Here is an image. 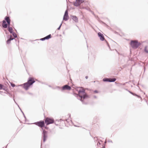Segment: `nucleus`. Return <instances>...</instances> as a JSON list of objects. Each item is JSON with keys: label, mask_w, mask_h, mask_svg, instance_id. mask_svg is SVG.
I'll list each match as a JSON object with an SVG mask.
<instances>
[{"label": "nucleus", "mask_w": 148, "mask_h": 148, "mask_svg": "<svg viewBox=\"0 0 148 148\" xmlns=\"http://www.w3.org/2000/svg\"><path fill=\"white\" fill-rule=\"evenodd\" d=\"M43 139L44 142H45L47 138V132L45 130H43Z\"/></svg>", "instance_id": "nucleus-5"}, {"label": "nucleus", "mask_w": 148, "mask_h": 148, "mask_svg": "<svg viewBox=\"0 0 148 148\" xmlns=\"http://www.w3.org/2000/svg\"><path fill=\"white\" fill-rule=\"evenodd\" d=\"M35 81L34 78L32 77H29L28 80L27 82L29 84L30 86L32 85L34 82H35Z\"/></svg>", "instance_id": "nucleus-6"}, {"label": "nucleus", "mask_w": 148, "mask_h": 148, "mask_svg": "<svg viewBox=\"0 0 148 148\" xmlns=\"http://www.w3.org/2000/svg\"><path fill=\"white\" fill-rule=\"evenodd\" d=\"M109 79V82H114L116 80L115 78H110Z\"/></svg>", "instance_id": "nucleus-20"}, {"label": "nucleus", "mask_w": 148, "mask_h": 148, "mask_svg": "<svg viewBox=\"0 0 148 148\" xmlns=\"http://www.w3.org/2000/svg\"><path fill=\"white\" fill-rule=\"evenodd\" d=\"M78 92V94L81 98L80 100L82 101H83V99L87 98L88 97V96L87 95L85 92L84 90L82 88H78L75 89Z\"/></svg>", "instance_id": "nucleus-1"}, {"label": "nucleus", "mask_w": 148, "mask_h": 148, "mask_svg": "<svg viewBox=\"0 0 148 148\" xmlns=\"http://www.w3.org/2000/svg\"><path fill=\"white\" fill-rule=\"evenodd\" d=\"M102 148H105V147H103Z\"/></svg>", "instance_id": "nucleus-26"}, {"label": "nucleus", "mask_w": 148, "mask_h": 148, "mask_svg": "<svg viewBox=\"0 0 148 148\" xmlns=\"http://www.w3.org/2000/svg\"><path fill=\"white\" fill-rule=\"evenodd\" d=\"M12 35H13V36L14 37L16 38L17 37V35L14 32H12Z\"/></svg>", "instance_id": "nucleus-21"}, {"label": "nucleus", "mask_w": 148, "mask_h": 148, "mask_svg": "<svg viewBox=\"0 0 148 148\" xmlns=\"http://www.w3.org/2000/svg\"><path fill=\"white\" fill-rule=\"evenodd\" d=\"M51 35L50 34L43 38H41L40 40H43L45 39H48L51 38Z\"/></svg>", "instance_id": "nucleus-12"}, {"label": "nucleus", "mask_w": 148, "mask_h": 148, "mask_svg": "<svg viewBox=\"0 0 148 148\" xmlns=\"http://www.w3.org/2000/svg\"><path fill=\"white\" fill-rule=\"evenodd\" d=\"M13 39V38H12L11 37V36L10 38L7 40V44H9L10 43V41L12 40Z\"/></svg>", "instance_id": "nucleus-18"}, {"label": "nucleus", "mask_w": 148, "mask_h": 148, "mask_svg": "<svg viewBox=\"0 0 148 148\" xmlns=\"http://www.w3.org/2000/svg\"><path fill=\"white\" fill-rule=\"evenodd\" d=\"M5 20L6 21L8 25L10 24V19L8 17H6L5 18Z\"/></svg>", "instance_id": "nucleus-15"}, {"label": "nucleus", "mask_w": 148, "mask_h": 148, "mask_svg": "<svg viewBox=\"0 0 148 148\" xmlns=\"http://www.w3.org/2000/svg\"><path fill=\"white\" fill-rule=\"evenodd\" d=\"M3 26L4 28H6L7 27V25L6 23V22L5 21H3Z\"/></svg>", "instance_id": "nucleus-16"}, {"label": "nucleus", "mask_w": 148, "mask_h": 148, "mask_svg": "<svg viewBox=\"0 0 148 148\" xmlns=\"http://www.w3.org/2000/svg\"><path fill=\"white\" fill-rule=\"evenodd\" d=\"M98 35L101 40L103 41L105 40V38L103 35L100 32H99L98 33Z\"/></svg>", "instance_id": "nucleus-11"}, {"label": "nucleus", "mask_w": 148, "mask_h": 148, "mask_svg": "<svg viewBox=\"0 0 148 148\" xmlns=\"http://www.w3.org/2000/svg\"><path fill=\"white\" fill-rule=\"evenodd\" d=\"M103 81H104V82H106V81L109 82V79H108V78L103 79Z\"/></svg>", "instance_id": "nucleus-22"}, {"label": "nucleus", "mask_w": 148, "mask_h": 148, "mask_svg": "<svg viewBox=\"0 0 148 148\" xmlns=\"http://www.w3.org/2000/svg\"><path fill=\"white\" fill-rule=\"evenodd\" d=\"M35 124L36 125L42 128H42L44 127L45 125V123L43 121H39L35 123Z\"/></svg>", "instance_id": "nucleus-4"}, {"label": "nucleus", "mask_w": 148, "mask_h": 148, "mask_svg": "<svg viewBox=\"0 0 148 148\" xmlns=\"http://www.w3.org/2000/svg\"><path fill=\"white\" fill-rule=\"evenodd\" d=\"M85 78H86V79H87L88 78V76H86L85 77Z\"/></svg>", "instance_id": "nucleus-24"}, {"label": "nucleus", "mask_w": 148, "mask_h": 148, "mask_svg": "<svg viewBox=\"0 0 148 148\" xmlns=\"http://www.w3.org/2000/svg\"><path fill=\"white\" fill-rule=\"evenodd\" d=\"M68 15L67 10L66 11L63 17V20L67 21L68 19Z\"/></svg>", "instance_id": "nucleus-10"}, {"label": "nucleus", "mask_w": 148, "mask_h": 148, "mask_svg": "<svg viewBox=\"0 0 148 148\" xmlns=\"http://www.w3.org/2000/svg\"><path fill=\"white\" fill-rule=\"evenodd\" d=\"M72 18L75 22H77L78 18L76 16H72Z\"/></svg>", "instance_id": "nucleus-14"}, {"label": "nucleus", "mask_w": 148, "mask_h": 148, "mask_svg": "<svg viewBox=\"0 0 148 148\" xmlns=\"http://www.w3.org/2000/svg\"><path fill=\"white\" fill-rule=\"evenodd\" d=\"M71 89V87L67 85H66L64 86H63L62 88V90H69Z\"/></svg>", "instance_id": "nucleus-8"}, {"label": "nucleus", "mask_w": 148, "mask_h": 148, "mask_svg": "<svg viewBox=\"0 0 148 148\" xmlns=\"http://www.w3.org/2000/svg\"><path fill=\"white\" fill-rule=\"evenodd\" d=\"M131 47L133 48L136 49L140 45V43L136 40L132 41L130 43Z\"/></svg>", "instance_id": "nucleus-3"}, {"label": "nucleus", "mask_w": 148, "mask_h": 148, "mask_svg": "<svg viewBox=\"0 0 148 148\" xmlns=\"http://www.w3.org/2000/svg\"><path fill=\"white\" fill-rule=\"evenodd\" d=\"M54 121L53 118L49 117H46L45 119V122L46 125L53 123Z\"/></svg>", "instance_id": "nucleus-2"}, {"label": "nucleus", "mask_w": 148, "mask_h": 148, "mask_svg": "<svg viewBox=\"0 0 148 148\" xmlns=\"http://www.w3.org/2000/svg\"><path fill=\"white\" fill-rule=\"evenodd\" d=\"M60 27L58 28V29H60Z\"/></svg>", "instance_id": "nucleus-25"}, {"label": "nucleus", "mask_w": 148, "mask_h": 148, "mask_svg": "<svg viewBox=\"0 0 148 148\" xmlns=\"http://www.w3.org/2000/svg\"><path fill=\"white\" fill-rule=\"evenodd\" d=\"M11 86L12 87H14L15 86V85L14 84H12V83H11Z\"/></svg>", "instance_id": "nucleus-23"}, {"label": "nucleus", "mask_w": 148, "mask_h": 148, "mask_svg": "<svg viewBox=\"0 0 148 148\" xmlns=\"http://www.w3.org/2000/svg\"><path fill=\"white\" fill-rule=\"evenodd\" d=\"M1 90H4L5 91H6V92H7V90L8 89H7V88L6 87H4L3 86V85H1Z\"/></svg>", "instance_id": "nucleus-13"}, {"label": "nucleus", "mask_w": 148, "mask_h": 148, "mask_svg": "<svg viewBox=\"0 0 148 148\" xmlns=\"http://www.w3.org/2000/svg\"><path fill=\"white\" fill-rule=\"evenodd\" d=\"M12 30L13 29L12 27H8V30L11 33H12Z\"/></svg>", "instance_id": "nucleus-17"}, {"label": "nucleus", "mask_w": 148, "mask_h": 148, "mask_svg": "<svg viewBox=\"0 0 148 148\" xmlns=\"http://www.w3.org/2000/svg\"><path fill=\"white\" fill-rule=\"evenodd\" d=\"M31 86L27 82H26L23 84V88L26 90H27Z\"/></svg>", "instance_id": "nucleus-9"}, {"label": "nucleus", "mask_w": 148, "mask_h": 148, "mask_svg": "<svg viewBox=\"0 0 148 148\" xmlns=\"http://www.w3.org/2000/svg\"><path fill=\"white\" fill-rule=\"evenodd\" d=\"M83 2V0H76V1L74 2V5L75 6H78L80 5Z\"/></svg>", "instance_id": "nucleus-7"}, {"label": "nucleus", "mask_w": 148, "mask_h": 148, "mask_svg": "<svg viewBox=\"0 0 148 148\" xmlns=\"http://www.w3.org/2000/svg\"><path fill=\"white\" fill-rule=\"evenodd\" d=\"M144 50L145 52L148 53V47L147 46H145V47Z\"/></svg>", "instance_id": "nucleus-19"}]
</instances>
